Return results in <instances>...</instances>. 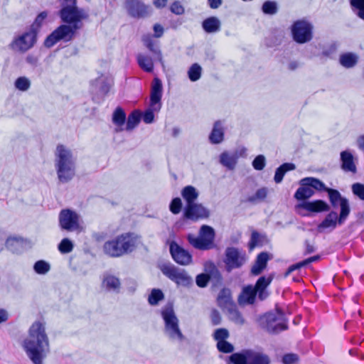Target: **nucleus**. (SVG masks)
Returning <instances> with one entry per match:
<instances>
[{"mask_svg": "<svg viewBox=\"0 0 364 364\" xmlns=\"http://www.w3.org/2000/svg\"><path fill=\"white\" fill-rule=\"evenodd\" d=\"M113 85V79L108 75H102L95 82V88L97 95H100L98 102L103 100Z\"/></svg>", "mask_w": 364, "mask_h": 364, "instance_id": "20", "label": "nucleus"}, {"mask_svg": "<svg viewBox=\"0 0 364 364\" xmlns=\"http://www.w3.org/2000/svg\"><path fill=\"white\" fill-rule=\"evenodd\" d=\"M6 248L14 254L21 255L31 248V242L21 237H9L5 242Z\"/></svg>", "mask_w": 364, "mask_h": 364, "instance_id": "17", "label": "nucleus"}, {"mask_svg": "<svg viewBox=\"0 0 364 364\" xmlns=\"http://www.w3.org/2000/svg\"><path fill=\"white\" fill-rule=\"evenodd\" d=\"M296 166L292 163H284L276 169L274 180L276 183H280L287 171L294 170Z\"/></svg>", "mask_w": 364, "mask_h": 364, "instance_id": "37", "label": "nucleus"}, {"mask_svg": "<svg viewBox=\"0 0 364 364\" xmlns=\"http://www.w3.org/2000/svg\"><path fill=\"white\" fill-rule=\"evenodd\" d=\"M350 4L358 10L357 16L364 20V0H350Z\"/></svg>", "mask_w": 364, "mask_h": 364, "instance_id": "53", "label": "nucleus"}, {"mask_svg": "<svg viewBox=\"0 0 364 364\" xmlns=\"http://www.w3.org/2000/svg\"><path fill=\"white\" fill-rule=\"evenodd\" d=\"M170 253L173 260L181 265H188L192 262V255L176 242H171L169 247Z\"/></svg>", "mask_w": 364, "mask_h": 364, "instance_id": "18", "label": "nucleus"}, {"mask_svg": "<svg viewBox=\"0 0 364 364\" xmlns=\"http://www.w3.org/2000/svg\"><path fill=\"white\" fill-rule=\"evenodd\" d=\"M217 348L223 353H230L234 351L233 345L227 341H220V342L217 343Z\"/></svg>", "mask_w": 364, "mask_h": 364, "instance_id": "50", "label": "nucleus"}, {"mask_svg": "<svg viewBox=\"0 0 364 364\" xmlns=\"http://www.w3.org/2000/svg\"><path fill=\"white\" fill-rule=\"evenodd\" d=\"M137 239L138 237L132 233L121 235L114 240L106 242L103 247L104 252L113 257L122 256L134 250Z\"/></svg>", "mask_w": 364, "mask_h": 364, "instance_id": "5", "label": "nucleus"}, {"mask_svg": "<svg viewBox=\"0 0 364 364\" xmlns=\"http://www.w3.org/2000/svg\"><path fill=\"white\" fill-rule=\"evenodd\" d=\"M329 201L333 208L341 207V212L338 218V224L342 225L348 217L350 213V208L348 200L343 197L341 193L336 189H326Z\"/></svg>", "mask_w": 364, "mask_h": 364, "instance_id": "12", "label": "nucleus"}, {"mask_svg": "<svg viewBox=\"0 0 364 364\" xmlns=\"http://www.w3.org/2000/svg\"><path fill=\"white\" fill-rule=\"evenodd\" d=\"M164 298V295L161 289H154L149 296L148 301L151 305L155 306L157 305L160 301L163 300Z\"/></svg>", "mask_w": 364, "mask_h": 364, "instance_id": "47", "label": "nucleus"}, {"mask_svg": "<svg viewBox=\"0 0 364 364\" xmlns=\"http://www.w3.org/2000/svg\"><path fill=\"white\" fill-rule=\"evenodd\" d=\"M112 122L116 125L115 132H119L123 130L122 126L126 122V114L123 109L117 107L112 114Z\"/></svg>", "mask_w": 364, "mask_h": 364, "instance_id": "30", "label": "nucleus"}, {"mask_svg": "<svg viewBox=\"0 0 364 364\" xmlns=\"http://www.w3.org/2000/svg\"><path fill=\"white\" fill-rule=\"evenodd\" d=\"M260 243V235L256 232H252L251 235L250 241L249 242V247L250 250H253L256 246Z\"/></svg>", "mask_w": 364, "mask_h": 364, "instance_id": "58", "label": "nucleus"}, {"mask_svg": "<svg viewBox=\"0 0 364 364\" xmlns=\"http://www.w3.org/2000/svg\"><path fill=\"white\" fill-rule=\"evenodd\" d=\"M296 208L303 209L311 213L326 212L330 210V206L322 200L303 201L296 205Z\"/></svg>", "mask_w": 364, "mask_h": 364, "instance_id": "21", "label": "nucleus"}, {"mask_svg": "<svg viewBox=\"0 0 364 364\" xmlns=\"http://www.w3.org/2000/svg\"><path fill=\"white\" fill-rule=\"evenodd\" d=\"M299 359V357L296 354L294 353H288L283 356L282 363L284 364H293L296 363Z\"/></svg>", "mask_w": 364, "mask_h": 364, "instance_id": "59", "label": "nucleus"}, {"mask_svg": "<svg viewBox=\"0 0 364 364\" xmlns=\"http://www.w3.org/2000/svg\"><path fill=\"white\" fill-rule=\"evenodd\" d=\"M352 192L359 199L364 200V184L355 183L352 185Z\"/></svg>", "mask_w": 364, "mask_h": 364, "instance_id": "54", "label": "nucleus"}, {"mask_svg": "<svg viewBox=\"0 0 364 364\" xmlns=\"http://www.w3.org/2000/svg\"><path fill=\"white\" fill-rule=\"evenodd\" d=\"M80 215L70 209H63L59 213V226L61 230L68 232L82 231L79 223Z\"/></svg>", "mask_w": 364, "mask_h": 364, "instance_id": "13", "label": "nucleus"}, {"mask_svg": "<svg viewBox=\"0 0 364 364\" xmlns=\"http://www.w3.org/2000/svg\"><path fill=\"white\" fill-rule=\"evenodd\" d=\"M136 60L139 67L147 73H151L154 70V59L150 56L139 53L136 56Z\"/></svg>", "mask_w": 364, "mask_h": 364, "instance_id": "34", "label": "nucleus"}, {"mask_svg": "<svg viewBox=\"0 0 364 364\" xmlns=\"http://www.w3.org/2000/svg\"><path fill=\"white\" fill-rule=\"evenodd\" d=\"M210 141L212 144H218L224 139V129L221 121L218 120L214 123L213 128L209 136Z\"/></svg>", "mask_w": 364, "mask_h": 364, "instance_id": "27", "label": "nucleus"}, {"mask_svg": "<svg viewBox=\"0 0 364 364\" xmlns=\"http://www.w3.org/2000/svg\"><path fill=\"white\" fill-rule=\"evenodd\" d=\"M125 7L129 14L134 18H144L149 13V6L140 0H126Z\"/></svg>", "mask_w": 364, "mask_h": 364, "instance_id": "19", "label": "nucleus"}, {"mask_svg": "<svg viewBox=\"0 0 364 364\" xmlns=\"http://www.w3.org/2000/svg\"><path fill=\"white\" fill-rule=\"evenodd\" d=\"M312 25L305 21L299 20L291 27L293 39L298 43H305L312 39Z\"/></svg>", "mask_w": 364, "mask_h": 364, "instance_id": "14", "label": "nucleus"}, {"mask_svg": "<svg viewBox=\"0 0 364 364\" xmlns=\"http://www.w3.org/2000/svg\"><path fill=\"white\" fill-rule=\"evenodd\" d=\"M301 186L296 190L294 193V198L298 200H305L314 194V191L310 187L309 185H303L300 182Z\"/></svg>", "mask_w": 364, "mask_h": 364, "instance_id": "38", "label": "nucleus"}, {"mask_svg": "<svg viewBox=\"0 0 364 364\" xmlns=\"http://www.w3.org/2000/svg\"><path fill=\"white\" fill-rule=\"evenodd\" d=\"M159 269L171 281L177 285L188 287L192 284V278L183 269L178 268L171 263H163L159 266Z\"/></svg>", "mask_w": 364, "mask_h": 364, "instance_id": "11", "label": "nucleus"}, {"mask_svg": "<svg viewBox=\"0 0 364 364\" xmlns=\"http://www.w3.org/2000/svg\"><path fill=\"white\" fill-rule=\"evenodd\" d=\"M228 318L237 325L242 326L245 323V319L235 305H230L228 307Z\"/></svg>", "mask_w": 364, "mask_h": 364, "instance_id": "35", "label": "nucleus"}, {"mask_svg": "<svg viewBox=\"0 0 364 364\" xmlns=\"http://www.w3.org/2000/svg\"><path fill=\"white\" fill-rule=\"evenodd\" d=\"M144 45L152 53L154 60H158L162 65H164L162 53L159 45L152 39V38L147 35L144 36L142 38Z\"/></svg>", "mask_w": 364, "mask_h": 364, "instance_id": "24", "label": "nucleus"}, {"mask_svg": "<svg viewBox=\"0 0 364 364\" xmlns=\"http://www.w3.org/2000/svg\"><path fill=\"white\" fill-rule=\"evenodd\" d=\"M199 196L198 191L192 186H187L181 191V196L186 201V204L196 203Z\"/></svg>", "mask_w": 364, "mask_h": 364, "instance_id": "33", "label": "nucleus"}, {"mask_svg": "<svg viewBox=\"0 0 364 364\" xmlns=\"http://www.w3.org/2000/svg\"><path fill=\"white\" fill-rule=\"evenodd\" d=\"M26 62L28 64L32 65L33 68H36L38 65V57H36L32 54H29L26 58Z\"/></svg>", "mask_w": 364, "mask_h": 364, "instance_id": "63", "label": "nucleus"}, {"mask_svg": "<svg viewBox=\"0 0 364 364\" xmlns=\"http://www.w3.org/2000/svg\"><path fill=\"white\" fill-rule=\"evenodd\" d=\"M262 10L265 14L274 15L278 11L277 4L275 1H267L264 2Z\"/></svg>", "mask_w": 364, "mask_h": 364, "instance_id": "49", "label": "nucleus"}, {"mask_svg": "<svg viewBox=\"0 0 364 364\" xmlns=\"http://www.w3.org/2000/svg\"><path fill=\"white\" fill-rule=\"evenodd\" d=\"M267 188H259L254 195L247 198V201L253 204L260 203L267 198Z\"/></svg>", "mask_w": 364, "mask_h": 364, "instance_id": "42", "label": "nucleus"}, {"mask_svg": "<svg viewBox=\"0 0 364 364\" xmlns=\"http://www.w3.org/2000/svg\"><path fill=\"white\" fill-rule=\"evenodd\" d=\"M252 166L255 170H262L265 166V157L263 155L256 156L252 161Z\"/></svg>", "mask_w": 364, "mask_h": 364, "instance_id": "56", "label": "nucleus"}, {"mask_svg": "<svg viewBox=\"0 0 364 364\" xmlns=\"http://www.w3.org/2000/svg\"><path fill=\"white\" fill-rule=\"evenodd\" d=\"M218 302L219 306H230V305H233V304L231 301L230 292L228 289H222L218 296Z\"/></svg>", "mask_w": 364, "mask_h": 364, "instance_id": "46", "label": "nucleus"}, {"mask_svg": "<svg viewBox=\"0 0 364 364\" xmlns=\"http://www.w3.org/2000/svg\"><path fill=\"white\" fill-rule=\"evenodd\" d=\"M154 36L156 38H160L163 36L164 28L159 23H156L154 26Z\"/></svg>", "mask_w": 364, "mask_h": 364, "instance_id": "64", "label": "nucleus"}, {"mask_svg": "<svg viewBox=\"0 0 364 364\" xmlns=\"http://www.w3.org/2000/svg\"><path fill=\"white\" fill-rule=\"evenodd\" d=\"M55 168L61 183L70 182L75 175V159L71 150L63 144L56 147Z\"/></svg>", "mask_w": 364, "mask_h": 364, "instance_id": "4", "label": "nucleus"}, {"mask_svg": "<svg viewBox=\"0 0 364 364\" xmlns=\"http://www.w3.org/2000/svg\"><path fill=\"white\" fill-rule=\"evenodd\" d=\"M48 15V11L40 12L35 18L28 29L21 35L16 37L9 45L12 50L18 49L26 52L33 48L38 41V35Z\"/></svg>", "mask_w": 364, "mask_h": 364, "instance_id": "3", "label": "nucleus"}, {"mask_svg": "<svg viewBox=\"0 0 364 364\" xmlns=\"http://www.w3.org/2000/svg\"><path fill=\"white\" fill-rule=\"evenodd\" d=\"M89 252L88 249H84V253L80 257V261L75 268L77 272L80 275H86L90 271Z\"/></svg>", "mask_w": 364, "mask_h": 364, "instance_id": "36", "label": "nucleus"}, {"mask_svg": "<svg viewBox=\"0 0 364 364\" xmlns=\"http://www.w3.org/2000/svg\"><path fill=\"white\" fill-rule=\"evenodd\" d=\"M257 292L252 285H247L242 288L238 296V304L241 306L253 304L256 300Z\"/></svg>", "mask_w": 364, "mask_h": 364, "instance_id": "23", "label": "nucleus"}, {"mask_svg": "<svg viewBox=\"0 0 364 364\" xmlns=\"http://www.w3.org/2000/svg\"><path fill=\"white\" fill-rule=\"evenodd\" d=\"M201 67L198 63H194L189 68L188 74L189 79L193 81H197L201 76Z\"/></svg>", "mask_w": 364, "mask_h": 364, "instance_id": "48", "label": "nucleus"}, {"mask_svg": "<svg viewBox=\"0 0 364 364\" xmlns=\"http://www.w3.org/2000/svg\"><path fill=\"white\" fill-rule=\"evenodd\" d=\"M229 336L230 333L228 329L221 328L215 331L213 333V338L217 341V343H218L220 342V341H226Z\"/></svg>", "mask_w": 364, "mask_h": 364, "instance_id": "51", "label": "nucleus"}, {"mask_svg": "<svg viewBox=\"0 0 364 364\" xmlns=\"http://www.w3.org/2000/svg\"><path fill=\"white\" fill-rule=\"evenodd\" d=\"M301 183L303 185H309L312 189L314 188L317 191H323L326 192V189H330V188L326 187L321 181L313 177L302 178L301 180Z\"/></svg>", "mask_w": 364, "mask_h": 364, "instance_id": "39", "label": "nucleus"}, {"mask_svg": "<svg viewBox=\"0 0 364 364\" xmlns=\"http://www.w3.org/2000/svg\"><path fill=\"white\" fill-rule=\"evenodd\" d=\"M141 119V113L138 110L133 111L127 118L125 129L127 131H132L139 123Z\"/></svg>", "mask_w": 364, "mask_h": 364, "instance_id": "40", "label": "nucleus"}, {"mask_svg": "<svg viewBox=\"0 0 364 364\" xmlns=\"http://www.w3.org/2000/svg\"><path fill=\"white\" fill-rule=\"evenodd\" d=\"M272 279V276L267 277L264 276L260 277L253 287L260 301H263L268 297L269 293L267 291V288L271 284Z\"/></svg>", "mask_w": 364, "mask_h": 364, "instance_id": "22", "label": "nucleus"}, {"mask_svg": "<svg viewBox=\"0 0 364 364\" xmlns=\"http://www.w3.org/2000/svg\"><path fill=\"white\" fill-rule=\"evenodd\" d=\"M187 239L196 249L208 250L214 247L215 231L212 227L203 225L200 227L198 236L189 234Z\"/></svg>", "mask_w": 364, "mask_h": 364, "instance_id": "10", "label": "nucleus"}, {"mask_svg": "<svg viewBox=\"0 0 364 364\" xmlns=\"http://www.w3.org/2000/svg\"><path fill=\"white\" fill-rule=\"evenodd\" d=\"M226 364H271L268 355L252 349L242 350L225 358Z\"/></svg>", "mask_w": 364, "mask_h": 364, "instance_id": "7", "label": "nucleus"}, {"mask_svg": "<svg viewBox=\"0 0 364 364\" xmlns=\"http://www.w3.org/2000/svg\"><path fill=\"white\" fill-rule=\"evenodd\" d=\"M258 322L262 328L272 334L279 333L288 327L284 314L278 309L261 316Z\"/></svg>", "mask_w": 364, "mask_h": 364, "instance_id": "8", "label": "nucleus"}, {"mask_svg": "<svg viewBox=\"0 0 364 364\" xmlns=\"http://www.w3.org/2000/svg\"><path fill=\"white\" fill-rule=\"evenodd\" d=\"M338 214L335 211L330 212L325 218V219L318 225V231L321 232L325 229L330 228L333 230L336 228L337 223H338Z\"/></svg>", "mask_w": 364, "mask_h": 364, "instance_id": "28", "label": "nucleus"}, {"mask_svg": "<svg viewBox=\"0 0 364 364\" xmlns=\"http://www.w3.org/2000/svg\"><path fill=\"white\" fill-rule=\"evenodd\" d=\"M304 267V264L303 263V261L296 263L295 264L291 265L287 270V272L284 274V277H288L291 272L295 271L296 269H300L301 267Z\"/></svg>", "mask_w": 364, "mask_h": 364, "instance_id": "62", "label": "nucleus"}, {"mask_svg": "<svg viewBox=\"0 0 364 364\" xmlns=\"http://www.w3.org/2000/svg\"><path fill=\"white\" fill-rule=\"evenodd\" d=\"M14 86L16 90L25 92L29 89L31 86V81L28 77L21 76L16 79Z\"/></svg>", "mask_w": 364, "mask_h": 364, "instance_id": "45", "label": "nucleus"}, {"mask_svg": "<svg viewBox=\"0 0 364 364\" xmlns=\"http://www.w3.org/2000/svg\"><path fill=\"white\" fill-rule=\"evenodd\" d=\"M203 29L208 33H215L220 30L221 23L218 18L210 16L202 23Z\"/></svg>", "mask_w": 364, "mask_h": 364, "instance_id": "29", "label": "nucleus"}, {"mask_svg": "<svg viewBox=\"0 0 364 364\" xmlns=\"http://www.w3.org/2000/svg\"><path fill=\"white\" fill-rule=\"evenodd\" d=\"M161 315L164 322V333L171 341H182L185 337L179 327L173 306L171 303L166 304L161 309Z\"/></svg>", "mask_w": 364, "mask_h": 364, "instance_id": "6", "label": "nucleus"}, {"mask_svg": "<svg viewBox=\"0 0 364 364\" xmlns=\"http://www.w3.org/2000/svg\"><path fill=\"white\" fill-rule=\"evenodd\" d=\"M60 3L57 16L61 24L55 28L44 40L43 46L50 48L58 42L73 41L77 31L82 28V20L88 18L84 9L77 6V0H58Z\"/></svg>", "mask_w": 364, "mask_h": 364, "instance_id": "1", "label": "nucleus"}, {"mask_svg": "<svg viewBox=\"0 0 364 364\" xmlns=\"http://www.w3.org/2000/svg\"><path fill=\"white\" fill-rule=\"evenodd\" d=\"M103 284L109 290H117L120 287L119 279L112 275H106L103 279Z\"/></svg>", "mask_w": 364, "mask_h": 364, "instance_id": "44", "label": "nucleus"}, {"mask_svg": "<svg viewBox=\"0 0 364 364\" xmlns=\"http://www.w3.org/2000/svg\"><path fill=\"white\" fill-rule=\"evenodd\" d=\"M162 97V83L161 81L155 77L151 85V92L150 97V107L145 111L142 119L146 124H151L154 122V112H159L161 107V100Z\"/></svg>", "mask_w": 364, "mask_h": 364, "instance_id": "9", "label": "nucleus"}, {"mask_svg": "<svg viewBox=\"0 0 364 364\" xmlns=\"http://www.w3.org/2000/svg\"><path fill=\"white\" fill-rule=\"evenodd\" d=\"M210 319L213 326L219 325L221 323V316L218 310L213 309L211 311Z\"/></svg>", "mask_w": 364, "mask_h": 364, "instance_id": "60", "label": "nucleus"}, {"mask_svg": "<svg viewBox=\"0 0 364 364\" xmlns=\"http://www.w3.org/2000/svg\"><path fill=\"white\" fill-rule=\"evenodd\" d=\"M210 281L208 274H200L196 277V282L199 287H205Z\"/></svg>", "mask_w": 364, "mask_h": 364, "instance_id": "57", "label": "nucleus"}, {"mask_svg": "<svg viewBox=\"0 0 364 364\" xmlns=\"http://www.w3.org/2000/svg\"><path fill=\"white\" fill-rule=\"evenodd\" d=\"M210 281H213L214 285L220 284L222 283V276L220 272L213 267V269L208 273Z\"/></svg>", "mask_w": 364, "mask_h": 364, "instance_id": "55", "label": "nucleus"}, {"mask_svg": "<svg viewBox=\"0 0 364 364\" xmlns=\"http://www.w3.org/2000/svg\"><path fill=\"white\" fill-rule=\"evenodd\" d=\"M358 61V56L354 53H345L340 55L339 63L346 68H353Z\"/></svg>", "mask_w": 364, "mask_h": 364, "instance_id": "31", "label": "nucleus"}, {"mask_svg": "<svg viewBox=\"0 0 364 364\" xmlns=\"http://www.w3.org/2000/svg\"><path fill=\"white\" fill-rule=\"evenodd\" d=\"M269 259L268 253L264 252L259 253L251 269V273L255 276L260 274L266 268Z\"/></svg>", "mask_w": 364, "mask_h": 364, "instance_id": "26", "label": "nucleus"}, {"mask_svg": "<svg viewBox=\"0 0 364 364\" xmlns=\"http://www.w3.org/2000/svg\"><path fill=\"white\" fill-rule=\"evenodd\" d=\"M182 208V201L180 198H173L169 205L170 211L174 214H178Z\"/></svg>", "mask_w": 364, "mask_h": 364, "instance_id": "52", "label": "nucleus"}, {"mask_svg": "<svg viewBox=\"0 0 364 364\" xmlns=\"http://www.w3.org/2000/svg\"><path fill=\"white\" fill-rule=\"evenodd\" d=\"M22 348L33 364H43L50 353L49 338L44 323L36 321L32 323L28 329V337L22 343Z\"/></svg>", "mask_w": 364, "mask_h": 364, "instance_id": "2", "label": "nucleus"}, {"mask_svg": "<svg viewBox=\"0 0 364 364\" xmlns=\"http://www.w3.org/2000/svg\"><path fill=\"white\" fill-rule=\"evenodd\" d=\"M238 157L237 154H230L228 152H223L220 156V162L229 170H233L237 164Z\"/></svg>", "mask_w": 364, "mask_h": 364, "instance_id": "32", "label": "nucleus"}, {"mask_svg": "<svg viewBox=\"0 0 364 364\" xmlns=\"http://www.w3.org/2000/svg\"><path fill=\"white\" fill-rule=\"evenodd\" d=\"M33 271L40 275L47 274L50 269V264L46 260L39 259L33 266Z\"/></svg>", "mask_w": 364, "mask_h": 364, "instance_id": "41", "label": "nucleus"}, {"mask_svg": "<svg viewBox=\"0 0 364 364\" xmlns=\"http://www.w3.org/2000/svg\"><path fill=\"white\" fill-rule=\"evenodd\" d=\"M171 11L175 14L181 15L184 13V8L180 2L175 1L171 6Z\"/></svg>", "mask_w": 364, "mask_h": 364, "instance_id": "61", "label": "nucleus"}, {"mask_svg": "<svg viewBox=\"0 0 364 364\" xmlns=\"http://www.w3.org/2000/svg\"><path fill=\"white\" fill-rule=\"evenodd\" d=\"M245 262V254H242L237 248L231 247L226 249L224 262L228 272H230L234 269L241 267Z\"/></svg>", "mask_w": 364, "mask_h": 364, "instance_id": "15", "label": "nucleus"}, {"mask_svg": "<svg viewBox=\"0 0 364 364\" xmlns=\"http://www.w3.org/2000/svg\"><path fill=\"white\" fill-rule=\"evenodd\" d=\"M341 168L346 172H356V166L353 161V154L348 151L341 153Z\"/></svg>", "mask_w": 364, "mask_h": 364, "instance_id": "25", "label": "nucleus"}, {"mask_svg": "<svg viewBox=\"0 0 364 364\" xmlns=\"http://www.w3.org/2000/svg\"><path fill=\"white\" fill-rule=\"evenodd\" d=\"M74 248L73 242L68 238L65 237L58 245V251L63 255L68 254L73 251Z\"/></svg>", "mask_w": 364, "mask_h": 364, "instance_id": "43", "label": "nucleus"}, {"mask_svg": "<svg viewBox=\"0 0 364 364\" xmlns=\"http://www.w3.org/2000/svg\"><path fill=\"white\" fill-rule=\"evenodd\" d=\"M209 210L201 203L196 202L191 204H186L183 213V216L185 219L194 222L207 218L209 217Z\"/></svg>", "mask_w": 364, "mask_h": 364, "instance_id": "16", "label": "nucleus"}]
</instances>
